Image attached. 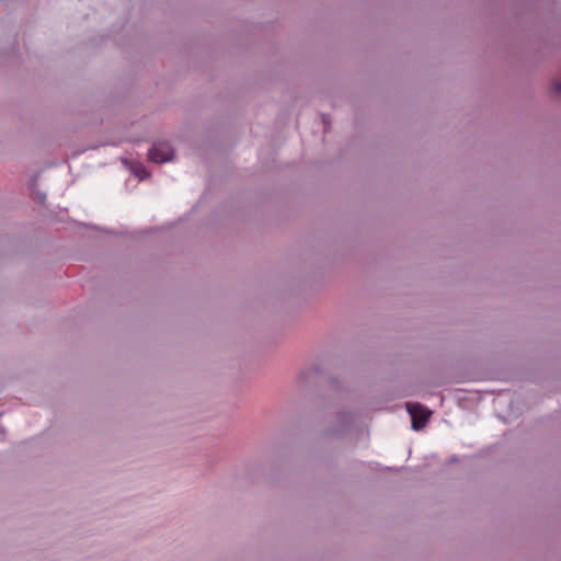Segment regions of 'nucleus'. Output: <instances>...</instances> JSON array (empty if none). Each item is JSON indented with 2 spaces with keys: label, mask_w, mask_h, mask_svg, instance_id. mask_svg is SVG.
I'll return each mask as SVG.
<instances>
[{
  "label": "nucleus",
  "mask_w": 561,
  "mask_h": 561,
  "mask_svg": "<svg viewBox=\"0 0 561 561\" xmlns=\"http://www.w3.org/2000/svg\"><path fill=\"white\" fill-rule=\"evenodd\" d=\"M46 199V195L45 193H42V192H36L35 193V201L38 203V204H44Z\"/></svg>",
  "instance_id": "obj_8"
},
{
  "label": "nucleus",
  "mask_w": 561,
  "mask_h": 561,
  "mask_svg": "<svg viewBox=\"0 0 561 561\" xmlns=\"http://www.w3.org/2000/svg\"><path fill=\"white\" fill-rule=\"evenodd\" d=\"M407 410L412 419V428L414 431L422 430L432 415V412L421 403H407Z\"/></svg>",
  "instance_id": "obj_2"
},
{
  "label": "nucleus",
  "mask_w": 561,
  "mask_h": 561,
  "mask_svg": "<svg viewBox=\"0 0 561 561\" xmlns=\"http://www.w3.org/2000/svg\"><path fill=\"white\" fill-rule=\"evenodd\" d=\"M330 386L337 393H340L344 390L341 385V380L337 377L330 378Z\"/></svg>",
  "instance_id": "obj_6"
},
{
  "label": "nucleus",
  "mask_w": 561,
  "mask_h": 561,
  "mask_svg": "<svg viewBox=\"0 0 561 561\" xmlns=\"http://www.w3.org/2000/svg\"><path fill=\"white\" fill-rule=\"evenodd\" d=\"M323 373V366L320 364H314L304 370H301L298 375V383L299 386H305L309 382L312 377H318Z\"/></svg>",
  "instance_id": "obj_3"
},
{
  "label": "nucleus",
  "mask_w": 561,
  "mask_h": 561,
  "mask_svg": "<svg viewBox=\"0 0 561 561\" xmlns=\"http://www.w3.org/2000/svg\"><path fill=\"white\" fill-rule=\"evenodd\" d=\"M556 89H557L558 91H561V85H560V83H556Z\"/></svg>",
  "instance_id": "obj_9"
},
{
  "label": "nucleus",
  "mask_w": 561,
  "mask_h": 561,
  "mask_svg": "<svg viewBox=\"0 0 561 561\" xmlns=\"http://www.w3.org/2000/svg\"><path fill=\"white\" fill-rule=\"evenodd\" d=\"M339 428L334 430L335 435L346 433L351 430V410L344 409L337 414Z\"/></svg>",
  "instance_id": "obj_4"
},
{
  "label": "nucleus",
  "mask_w": 561,
  "mask_h": 561,
  "mask_svg": "<svg viewBox=\"0 0 561 561\" xmlns=\"http://www.w3.org/2000/svg\"><path fill=\"white\" fill-rule=\"evenodd\" d=\"M131 172L135 176H137L140 181L147 180L151 176V172L147 169V167L141 162H135L131 165Z\"/></svg>",
  "instance_id": "obj_5"
},
{
  "label": "nucleus",
  "mask_w": 561,
  "mask_h": 561,
  "mask_svg": "<svg viewBox=\"0 0 561 561\" xmlns=\"http://www.w3.org/2000/svg\"><path fill=\"white\" fill-rule=\"evenodd\" d=\"M321 119H322V124H323V131L328 133L330 130V127H331L330 115L329 114H322L321 115Z\"/></svg>",
  "instance_id": "obj_7"
},
{
  "label": "nucleus",
  "mask_w": 561,
  "mask_h": 561,
  "mask_svg": "<svg viewBox=\"0 0 561 561\" xmlns=\"http://www.w3.org/2000/svg\"><path fill=\"white\" fill-rule=\"evenodd\" d=\"M175 150L169 141H154L149 148L147 157L152 163L162 164L173 160Z\"/></svg>",
  "instance_id": "obj_1"
}]
</instances>
